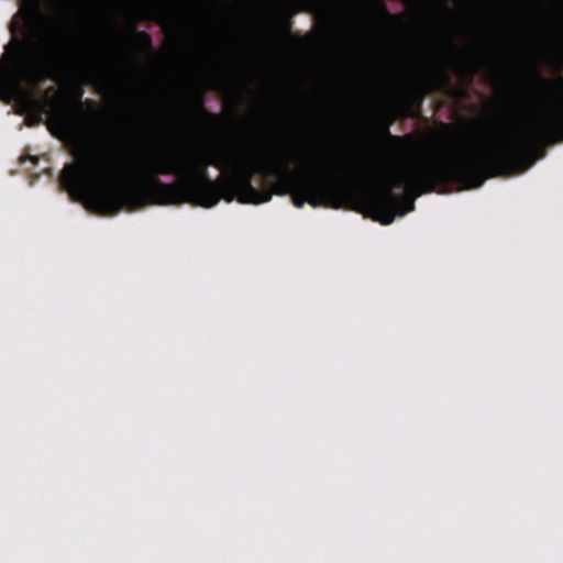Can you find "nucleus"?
Here are the masks:
<instances>
[{
  "label": "nucleus",
  "instance_id": "f257e3e1",
  "mask_svg": "<svg viewBox=\"0 0 563 563\" xmlns=\"http://www.w3.org/2000/svg\"><path fill=\"white\" fill-rule=\"evenodd\" d=\"M448 159L415 162L391 170L377 159L356 164L340 151H321L310 173L288 172V156L280 152L264 156L251 142L210 152L189 151L181 155L153 154L137 164L118 153L96 155L79 135V201L100 216L135 210L148 201L155 205L195 203L211 208L221 199L228 202L264 203L272 199L268 189L253 186V176L266 170L279 178L274 192L290 194L296 208H339L343 198L342 177L357 175L377 180L379 186L365 192L367 214L383 225L396 216L415 209V199L438 188H478L495 177L482 146Z\"/></svg>",
  "mask_w": 563,
  "mask_h": 563
},
{
  "label": "nucleus",
  "instance_id": "f03ea898",
  "mask_svg": "<svg viewBox=\"0 0 563 563\" xmlns=\"http://www.w3.org/2000/svg\"><path fill=\"white\" fill-rule=\"evenodd\" d=\"M563 140V103L541 112L523 129L483 152L494 176L526 172L543 156L542 146Z\"/></svg>",
  "mask_w": 563,
  "mask_h": 563
},
{
  "label": "nucleus",
  "instance_id": "7ed1b4c3",
  "mask_svg": "<svg viewBox=\"0 0 563 563\" xmlns=\"http://www.w3.org/2000/svg\"><path fill=\"white\" fill-rule=\"evenodd\" d=\"M37 46L31 40H14L0 57V100L9 102L20 90L21 81L34 73Z\"/></svg>",
  "mask_w": 563,
  "mask_h": 563
},
{
  "label": "nucleus",
  "instance_id": "20e7f679",
  "mask_svg": "<svg viewBox=\"0 0 563 563\" xmlns=\"http://www.w3.org/2000/svg\"><path fill=\"white\" fill-rule=\"evenodd\" d=\"M20 13L30 30L38 31L47 20L42 0H21Z\"/></svg>",
  "mask_w": 563,
  "mask_h": 563
},
{
  "label": "nucleus",
  "instance_id": "39448f33",
  "mask_svg": "<svg viewBox=\"0 0 563 563\" xmlns=\"http://www.w3.org/2000/svg\"><path fill=\"white\" fill-rule=\"evenodd\" d=\"M194 104H195V109L197 111V113L203 118L205 120H207L209 123H216L220 120V115H217V114H213L211 112H208L205 108V103H203V100L201 97H197L195 100H194Z\"/></svg>",
  "mask_w": 563,
  "mask_h": 563
},
{
  "label": "nucleus",
  "instance_id": "423d86ee",
  "mask_svg": "<svg viewBox=\"0 0 563 563\" xmlns=\"http://www.w3.org/2000/svg\"><path fill=\"white\" fill-rule=\"evenodd\" d=\"M532 79L538 85L539 90L544 93L553 90L556 87V81L543 78L539 71H532Z\"/></svg>",
  "mask_w": 563,
  "mask_h": 563
},
{
  "label": "nucleus",
  "instance_id": "0eeeda50",
  "mask_svg": "<svg viewBox=\"0 0 563 563\" xmlns=\"http://www.w3.org/2000/svg\"><path fill=\"white\" fill-rule=\"evenodd\" d=\"M54 5L64 15H69L78 7V0H54Z\"/></svg>",
  "mask_w": 563,
  "mask_h": 563
},
{
  "label": "nucleus",
  "instance_id": "6e6552de",
  "mask_svg": "<svg viewBox=\"0 0 563 563\" xmlns=\"http://www.w3.org/2000/svg\"><path fill=\"white\" fill-rule=\"evenodd\" d=\"M434 79L440 82H448L450 80L449 75L444 69H439L434 75Z\"/></svg>",
  "mask_w": 563,
  "mask_h": 563
},
{
  "label": "nucleus",
  "instance_id": "1a4fd4ad",
  "mask_svg": "<svg viewBox=\"0 0 563 563\" xmlns=\"http://www.w3.org/2000/svg\"><path fill=\"white\" fill-rule=\"evenodd\" d=\"M555 69L558 73L563 70V53H560L555 56Z\"/></svg>",
  "mask_w": 563,
  "mask_h": 563
},
{
  "label": "nucleus",
  "instance_id": "9d476101",
  "mask_svg": "<svg viewBox=\"0 0 563 563\" xmlns=\"http://www.w3.org/2000/svg\"><path fill=\"white\" fill-rule=\"evenodd\" d=\"M389 124L390 122H387L385 125H384V133L391 140L396 141V142H399L400 141V137L399 136H393L390 133H389Z\"/></svg>",
  "mask_w": 563,
  "mask_h": 563
},
{
  "label": "nucleus",
  "instance_id": "9b49d317",
  "mask_svg": "<svg viewBox=\"0 0 563 563\" xmlns=\"http://www.w3.org/2000/svg\"><path fill=\"white\" fill-rule=\"evenodd\" d=\"M380 12L386 19H393L384 5L380 7Z\"/></svg>",
  "mask_w": 563,
  "mask_h": 563
},
{
  "label": "nucleus",
  "instance_id": "f8f14e48",
  "mask_svg": "<svg viewBox=\"0 0 563 563\" xmlns=\"http://www.w3.org/2000/svg\"><path fill=\"white\" fill-rule=\"evenodd\" d=\"M56 46H57V36H54L49 40V47L55 49Z\"/></svg>",
  "mask_w": 563,
  "mask_h": 563
},
{
  "label": "nucleus",
  "instance_id": "ddd939ff",
  "mask_svg": "<svg viewBox=\"0 0 563 563\" xmlns=\"http://www.w3.org/2000/svg\"><path fill=\"white\" fill-rule=\"evenodd\" d=\"M467 70H468V76H470V78L472 79V77H473V75H474V73H475V71H474V69H473L472 67H470V66H467Z\"/></svg>",
  "mask_w": 563,
  "mask_h": 563
},
{
  "label": "nucleus",
  "instance_id": "4468645a",
  "mask_svg": "<svg viewBox=\"0 0 563 563\" xmlns=\"http://www.w3.org/2000/svg\"><path fill=\"white\" fill-rule=\"evenodd\" d=\"M234 98H235V102H239V101H240V98H241V93H240V91H235V92H234Z\"/></svg>",
  "mask_w": 563,
  "mask_h": 563
},
{
  "label": "nucleus",
  "instance_id": "2eb2a0df",
  "mask_svg": "<svg viewBox=\"0 0 563 563\" xmlns=\"http://www.w3.org/2000/svg\"><path fill=\"white\" fill-rule=\"evenodd\" d=\"M472 125L476 128V132L481 131V130L478 129L479 126H482V125L479 124V122H473V123H472Z\"/></svg>",
  "mask_w": 563,
  "mask_h": 563
},
{
  "label": "nucleus",
  "instance_id": "dca6fc26",
  "mask_svg": "<svg viewBox=\"0 0 563 563\" xmlns=\"http://www.w3.org/2000/svg\"><path fill=\"white\" fill-rule=\"evenodd\" d=\"M482 132H483V131L481 130V131H478V132L476 133V134H477L476 140H483V133H482Z\"/></svg>",
  "mask_w": 563,
  "mask_h": 563
},
{
  "label": "nucleus",
  "instance_id": "f3484780",
  "mask_svg": "<svg viewBox=\"0 0 563 563\" xmlns=\"http://www.w3.org/2000/svg\"><path fill=\"white\" fill-rule=\"evenodd\" d=\"M482 132H483V131L481 130V131H478V132L476 133V134H477L476 140H483V133H482Z\"/></svg>",
  "mask_w": 563,
  "mask_h": 563
},
{
  "label": "nucleus",
  "instance_id": "a211bd4d",
  "mask_svg": "<svg viewBox=\"0 0 563 563\" xmlns=\"http://www.w3.org/2000/svg\"><path fill=\"white\" fill-rule=\"evenodd\" d=\"M142 35H143L144 37H146V40L151 43V38H150L148 34H146V33H142Z\"/></svg>",
  "mask_w": 563,
  "mask_h": 563
},
{
  "label": "nucleus",
  "instance_id": "6ab92c4d",
  "mask_svg": "<svg viewBox=\"0 0 563 563\" xmlns=\"http://www.w3.org/2000/svg\"><path fill=\"white\" fill-rule=\"evenodd\" d=\"M442 126H443L444 129H450V126H451V125H450V124H446V123H442Z\"/></svg>",
  "mask_w": 563,
  "mask_h": 563
},
{
  "label": "nucleus",
  "instance_id": "aec40b11",
  "mask_svg": "<svg viewBox=\"0 0 563 563\" xmlns=\"http://www.w3.org/2000/svg\"><path fill=\"white\" fill-rule=\"evenodd\" d=\"M371 18H372V20L377 21V15L376 14H372Z\"/></svg>",
  "mask_w": 563,
  "mask_h": 563
},
{
  "label": "nucleus",
  "instance_id": "412c9836",
  "mask_svg": "<svg viewBox=\"0 0 563 563\" xmlns=\"http://www.w3.org/2000/svg\"><path fill=\"white\" fill-rule=\"evenodd\" d=\"M53 90H54V88H53V87H49V88L47 89V92H51V91H53Z\"/></svg>",
  "mask_w": 563,
  "mask_h": 563
},
{
  "label": "nucleus",
  "instance_id": "4be33fe9",
  "mask_svg": "<svg viewBox=\"0 0 563 563\" xmlns=\"http://www.w3.org/2000/svg\"><path fill=\"white\" fill-rule=\"evenodd\" d=\"M14 29H15V24H12L11 32H14Z\"/></svg>",
  "mask_w": 563,
  "mask_h": 563
}]
</instances>
